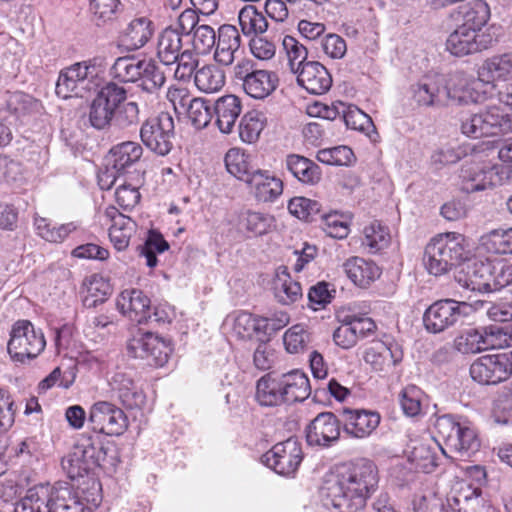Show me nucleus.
<instances>
[{
	"mask_svg": "<svg viewBox=\"0 0 512 512\" xmlns=\"http://www.w3.org/2000/svg\"><path fill=\"white\" fill-rule=\"evenodd\" d=\"M279 375L268 373L256 384L255 399L263 407L287 405Z\"/></svg>",
	"mask_w": 512,
	"mask_h": 512,
	"instance_id": "nucleus-29",
	"label": "nucleus"
},
{
	"mask_svg": "<svg viewBox=\"0 0 512 512\" xmlns=\"http://www.w3.org/2000/svg\"><path fill=\"white\" fill-rule=\"evenodd\" d=\"M241 111L242 103L236 95L228 94L218 98L213 104V112L219 130L225 134L231 133Z\"/></svg>",
	"mask_w": 512,
	"mask_h": 512,
	"instance_id": "nucleus-25",
	"label": "nucleus"
},
{
	"mask_svg": "<svg viewBox=\"0 0 512 512\" xmlns=\"http://www.w3.org/2000/svg\"><path fill=\"white\" fill-rule=\"evenodd\" d=\"M390 235L387 229L380 223H372L365 227L362 245L369 249L370 253H376L388 246Z\"/></svg>",
	"mask_w": 512,
	"mask_h": 512,
	"instance_id": "nucleus-55",
	"label": "nucleus"
},
{
	"mask_svg": "<svg viewBox=\"0 0 512 512\" xmlns=\"http://www.w3.org/2000/svg\"><path fill=\"white\" fill-rule=\"evenodd\" d=\"M461 131L468 137L481 138L495 136L489 124L485 110L470 115L462 120Z\"/></svg>",
	"mask_w": 512,
	"mask_h": 512,
	"instance_id": "nucleus-51",
	"label": "nucleus"
},
{
	"mask_svg": "<svg viewBox=\"0 0 512 512\" xmlns=\"http://www.w3.org/2000/svg\"><path fill=\"white\" fill-rule=\"evenodd\" d=\"M440 447L443 454L448 457H453L448 454V451L461 457L470 456L471 453L478 450L479 440L475 431L471 427L464 423H460L454 432V441H449L447 448L442 446Z\"/></svg>",
	"mask_w": 512,
	"mask_h": 512,
	"instance_id": "nucleus-35",
	"label": "nucleus"
},
{
	"mask_svg": "<svg viewBox=\"0 0 512 512\" xmlns=\"http://www.w3.org/2000/svg\"><path fill=\"white\" fill-rule=\"evenodd\" d=\"M261 316L246 311H238L226 319L233 333L240 339H251L254 335L262 337Z\"/></svg>",
	"mask_w": 512,
	"mask_h": 512,
	"instance_id": "nucleus-38",
	"label": "nucleus"
},
{
	"mask_svg": "<svg viewBox=\"0 0 512 512\" xmlns=\"http://www.w3.org/2000/svg\"><path fill=\"white\" fill-rule=\"evenodd\" d=\"M174 120L169 113L147 119L140 128L143 144L154 153L165 156L173 148Z\"/></svg>",
	"mask_w": 512,
	"mask_h": 512,
	"instance_id": "nucleus-8",
	"label": "nucleus"
},
{
	"mask_svg": "<svg viewBox=\"0 0 512 512\" xmlns=\"http://www.w3.org/2000/svg\"><path fill=\"white\" fill-rule=\"evenodd\" d=\"M139 87L148 94H157L166 82L165 72L153 59H142Z\"/></svg>",
	"mask_w": 512,
	"mask_h": 512,
	"instance_id": "nucleus-40",
	"label": "nucleus"
},
{
	"mask_svg": "<svg viewBox=\"0 0 512 512\" xmlns=\"http://www.w3.org/2000/svg\"><path fill=\"white\" fill-rule=\"evenodd\" d=\"M182 36L178 29L165 28L158 37L157 56L164 65H172L182 53Z\"/></svg>",
	"mask_w": 512,
	"mask_h": 512,
	"instance_id": "nucleus-36",
	"label": "nucleus"
},
{
	"mask_svg": "<svg viewBox=\"0 0 512 512\" xmlns=\"http://www.w3.org/2000/svg\"><path fill=\"white\" fill-rule=\"evenodd\" d=\"M87 294L83 303L88 308H94L105 302L111 293L109 284L101 277L92 276L87 284Z\"/></svg>",
	"mask_w": 512,
	"mask_h": 512,
	"instance_id": "nucleus-56",
	"label": "nucleus"
},
{
	"mask_svg": "<svg viewBox=\"0 0 512 512\" xmlns=\"http://www.w3.org/2000/svg\"><path fill=\"white\" fill-rule=\"evenodd\" d=\"M241 36L238 29L229 24L220 26L215 44L214 59L223 66H230L239 58Z\"/></svg>",
	"mask_w": 512,
	"mask_h": 512,
	"instance_id": "nucleus-24",
	"label": "nucleus"
},
{
	"mask_svg": "<svg viewBox=\"0 0 512 512\" xmlns=\"http://www.w3.org/2000/svg\"><path fill=\"white\" fill-rule=\"evenodd\" d=\"M153 33L152 21L146 17H139L133 19L122 31L120 40L129 51H134L145 46Z\"/></svg>",
	"mask_w": 512,
	"mask_h": 512,
	"instance_id": "nucleus-31",
	"label": "nucleus"
},
{
	"mask_svg": "<svg viewBox=\"0 0 512 512\" xmlns=\"http://www.w3.org/2000/svg\"><path fill=\"white\" fill-rule=\"evenodd\" d=\"M340 417L344 432L353 438H366L378 427L379 413L364 409L343 408Z\"/></svg>",
	"mask_w": 512,
	"mask_h": 512,
	"instance_id": "nucleus-19",
	"label": "nucleus"
},
{
	"mask_svg": "<svg viewBox=\"0 0 512 512\" xmlns=\"http://www.w3.org/2000/svg\"><path fill=\"white\" fill-rule=\"evenodd\" d=\"M376 465L359 459L329 475L321 488L323 505L334 512H359L378 487Z\"/></svg>",
	"mask_w": 512,
	"mask_h": 512,
	"instance_id": "nucleus-1",
	"label": "nucleus"
},
{
	"mask_svg": "<svg viewBox=\"0 0 512 512\" xmlns=\"http://www.w3.org/2000/svg\"><path fill=\"white\" fill-rule=\"evenodd\" d=\"M472 379L480 384L494 385L512 376V351L484 355L470 366Z\"/></svg>",
	"mask_w": 512,
	"mask_h": 512,
	"instance_id": "nucleus-11",
	"label": "nucleus"
},
{
	"mask_svg": "<svg viewBox=\"0 0 512 512\" xmlns=\"http://www.w3.org/2000/svg\"><path fill=\"white\" fill-rule=\"evenodd\" d=\"M74 447L93 470L97 467L110 470L118 463L114 445L104 442L100 435L84 437Z\"/></svg>",
	"mask_w": 512,
	"mask_h": 512,
	"instance_id": "nucleus-14",
	"label": "nucleus"
},
{
	"mask_svg": "<svg viewBox=\"0 0 512 512\" xmlns=\"http://www.w3.org/2000/svg\"><path fill=\"white\" fill-rule=\"evenodd\" d=\"M303 460V452L300 443L295 438L275 444L261 457V461L267 467L283 476L293 475Z\"/></svg>",
	"mask_w": 512,
	"mask_h": 512,
	"instance_id": "nucleus-12",
	"label": "nucleus"
},
{
	"mask_svg": "<svg viewBox=\"0 0 512 512\" xmlns=\"http://www.w3.org/2000/svg\"><path fill=\"white\" fill-rule=\"evenodd\" d=\"M62 468L72 480L84 477L93 469L84 461L83 455L74 447L69 455L62 460Z\"/></svg>",
	"mask_w": 512,
	"mask_h": 512,
	"instance_id": "nucleus-60",
	"label": "nucleus"
},
{
	"mask_svg": "<svg viewBox=\"0 0 512 512\" xmlns=\"http://www.w3.org/2000/svg\"><path fill=\"white\" fill-rule=\"evenodd\" d=\"M469 305L453 299L437 300L424 312L425 329L433 334L444 332L454 326L463 316L467 315Z\"/></svg>",
	"mask_w": 512,
	"mask_h": 512,
	"instance_id": "nucleus-10",
	"label": "nucleus"
},
{
	"mask_svg": "<svg viewBox=\"0 0 512 512\" xmlns=\"http://www.w3.org/2000/svg\"><path fill=\"white\" fill-rule=\"evenodd\" d=\"M296 74L298 84L311 94L322 95L332 86L330 73L318 61L306 62Z\"/></svg>",
	"mask_w": 512,
	"mask_h": 512,
	"instance_id": "nucleus-23",
	"label": "nucleus"
},
{
	"mask_svg": "<svg viewBox=\"0 0 512 512\" xmlns=\"http://www.w3.org/2000/svg\"><path fill=\"white\" fill-rule=\"evenodd\" d=\"M285 167L293 177L303 184L315 185L321 180L320 167L304 156L298 154L287 155Z\"/></svg>",
	"mask_w": 512,
	"mask_h": 512,
	"instance_id": "nucleus-32",
	"label": "nucleus"
},
{
	"mask_svg": "<svg viewBox=\"0 0 512 512\" xmlns=\"http://www.w3.org/2000/svg\"><path fill=\"white\" fill-rule=\"evenodd\" d=\"M119 0H89L91 20L101 27L112 22L117 17Z\"/></svg>",
	"mask_w": 512,
	"mask_h": 512,
	"instance_id": "nucleus-48",
	"label": "nucleus"
},
{
	"mask_svg": "<svg viewBox=\"0 0 512 512\" xmlns=\"http://www.w3.org/2000/svg\"><path fill=\"white\" fill-rule=\"evenodd\" d=\"M342 421L332 412L318 414L306 428V439L309 445L329 447L340 437Z\"/></svg>",
	"mask_w": 512,
	"mask_h": 512,
	"instance_id": "nucleus-18",
	"label": "nucleus"
},
{
	"mask_svg": "<svg viewBox=\"0 0 512 512\" xmlns=\"http://www.w3.org/2000/svg\"><path fill=\"white\" fill-rule=\"evenodd\" d=\"M288 210L298 219L313 222L320 215L321 205L306 197H294L288 203Z\"/></svg>",
	"mask_w": 512,
	"mask_h": 512,
	"instance_id": "nucleus-53",
	"label": "nucleus"
},
{
	"mask_svg": "<svg viewBox=\"0 0 512 512\" xmlns=\"http://www.w3.org/2000/svg\"><path fill=\"white\" fill-rule=\"evenodd\" d=\"M130 357L145 360L148 365L162 367L169 358L171 348L160 337L151 332L135 333L126 345Z\"/></svg>",
	"mask_w": 512,
	"mask_h": 512,
	"instance_id": "nucleus-9",
	"label": "nucleus"
},
{
	"mask_svg": "<svg viewBox=\"0 0 512 512\" xmlns=\"http://www.w3.org/2000/svg\"><path fill=\"white\" fill-rule=\"evenodd\" d=\"M112 391L121 403L128 409L141 408L146 400L143 391L126 373L117 372L110 381Z\"/></svg>",
	"mask_w": 512,
	"mask_h": 512,
	"instance_id": "nucleus-26",
	"label": "nucleus"
},
{
	"mask_svg": "<svg viewBox=\"0 0 512 512\" xmlns=\"http://www.w3.org/2000/svg\"><path fill=\"white\" fill-rule=\"evenodd\" d=\"M283 341L289 353H299L306 348L309 342V333L302 325H294L285 332Z\"/></svg>",
	"mask_w": 512,
	"mask_h": 512,
	"instance_id": "nucleus-64",
	"label": "nucleus"
},
{
	"mask_svg": "<svg viewBox=\"0 0 512 512\" xmlns=\"http://www.w3.org/2000/svg\"><path fill=\"white\" fill-rule=\"evenodd\" d=\"M45 346L44 334L40 329H35L30 321L18 320L13 324L7 350L14 361L23 363L34 359Z\"/></svg>",
	"mask_w": 512,
	"mask_h": 512,
	"instance_id": "nucleus-7",
	"label": "nucleus"
},
{
	"mask_svg": "<svg viewBox=\"0 0 512 512\" xmlns=\"http://www.w3.org/2000/svg\"><path fill=\"white\" fill-rule=\"evenodd\" d=\"M143 155L142 146L134 141H124L114 145L108 153L107 162L110 166V177L113 181L107 185L109 189L113 182L116 180V175H123L130 173L132 168H135L141 161Z\"/></svg>",
	"mask_w": 512,
	"mask_h": 512,
	"instance_id": "nucleus-17",
	"label": "nucleus"
},
{
	"mask_svg": "<svg viewBox=\"0 0 512 512\" xmlns=\"http://www.w3.org/2000/svg\"><path fill=\"white\" fill-rule=\"evenodd\" d=\"M462 190L466 193L484 191L501 183V176L496 167L482 165L464 166L461 169Z\"/></svg>",
	"mask_w": 512,
	"mask_h": 512,
	"instance_id": "nucleus-21",
	"label": "nucleus"
},
{
	"mask_svg": "<svg viewBox=\"0 0 512 512\" xmlns=\"http://www.w3.org/2000/svg\"><path fill=\"white\" fill-rule=\"evenodd\" d=\"M118 310L138 324L148 323L150 299L138 289H126L117 298Z\"/></svg>",
	"mask_w": 512,
	"mask_h": 512,
	"instance_id": "nucleus-22",
	"label": "nucleus"
},
{
	"mask_svg": "<svg viewBox=\"0 0 512 512\" xmlns=\"http://www.w3.org/2000/svg\"><path fill=\"white\" fill-rule=\"evenodd\" d=\"M343 270L353 284L367 288L381 275L380 268L373 262L362 257H350L343 263Z\"/></svg>",
	"mask_w": 512,
	"mask_h": 512,
	"instance_id": "nucleus-27",
	"label": "nucleus"
},
{
	"mask_svg": "<svg viewBox=\"0 0 512 512\" xmlns=\"http://www.w3.org/2000/svg\"><path fill=\"white\" fill-rule=\"evenodd\" d=\"M316 158L321 163L334 166H349L355 161L353 151L344 145L321 149Z\"/></svg>",
	"mask_w": 512,
	"mask_h": 512,
	"instance_id": "nucleus-54",
	"label": "nucleus"
},
{
	"mask_svg": "<svg viewBox=\"0 0 512 512\" xmlns=\"http://www.w3.org/2000/svg\"><path fill=\"white\" fill-rule=\"evenodd\" d=\"M194 83L200 91L205 93H214L224 86L225 75L224 72L216 65H204L196 70Z\"/></svg>",
	"mask_w": 512,
	"mask_h": 512,
	"instance_id": "nucleus-45",
	"label": "nucleus"
},
{
	"mask_svg": "<svg viewBox=\"0 0 512 512\" xmlns=\"http://www.w3.org/2000/svg\"><path fill=\"white\" fill-rule=\"evenodd\" d=\"M142 59L136 56L118 57L109 70V75L119 83H135L139 80Z\"/></svg>",
	"mask_w": 512,
	"mask_h": 512,
	"instance_id": "nucleus-41",
	"label": "nucleus"
},
{
	"mask_svg": "<svg viewBox=\"0 0 512 512\" xmlns=\"http://www.w3.org/2000/svg\"><path fill=\"white\" fill-rule=\"evenodd\" d=\"M362 358L373 371L388 373L403 360V350L395 341H376L364 350Z\"/></svg>",
	"mask_w": 512,
	"mask_h": 512,
	"instance_id": "nucleus-16",
	"label": "nucleus"
},
{
	"mask_svg": "<svg viewBox=\"0 0 512 512\" xmlns=\"http://www.w3.org/2000/svg\"><path fill=\"white\" fill-rule=\"evenodd\" d=\"M288 65L292 73H297L307 62L308 50L295 37L286 35L282 41Z\"/></svg>",
	"mask_w": 512,
	"mask_h": 512,
	"instance_id": "nucleus-52",
	"label": "nucleus"
},
{
	"mask_svg": "<svg viewBox=\"0 0 512 512\" xmlns=\"http://www.w3.org/2000/svg\"><path fill=\"white\" fill-rule=\"evenodd\" d=\"M264 115L256 110L244 114L239 124V136L243 142L254 143L265 127Z\"/></svg>",
	"mask_w": 512,
	"mask_h": 512,
	"instance_id": "nucleus-47",
	"label": "nucleus"
},
{
	"mask_svg": "<svg viewBox=\"0 0 512 512\" xmlns=\"http://www.w3.org/2000/svg\"><path fill=\"white\" fill-rule=\"evenodd\" d=\"M224 161L227 171L246 184L249 182V178L254 175V172L259 170L253 167L251 156L239 148L228 150Z\"/></svg>",
	"mask_w": 512,
	"mask_h": 512,
	"instance_id": "nucleus-39",
	"label": "nucleus"
},
{
	"mask_svg": "<svg viewBox=\"0 0 512 512\" xmlns=\"http://www.w3.org/2000/svg\"><path fill=\"white\" fill-rule=\"evenodd\" d=\"M422 391L415 385H408L399 394V403L403 413L415 417L421 412Z\"/></svg>",
	"mask_w": 512,
	"mask_h": 512,
	"instance_id": "nucleus-59",
	"label": "nucleus"
},
{
	"mask_svg": "<svg viewBox=\"0 0 512 512\" xmlns=\"http://www.w3.org/2000/svg\"><path fill=\"white\" fill-rule=\"evenodd\" d=\"M193 47L197 54H208L216 44V33L209 25H199L193 33Z\"/></svg>",
	"mask_w": 512,
	"mask_h": 512,
	"instance_id": "nucleus-63",
	"label": "nucleus"
},
{
	"mask_svg": "<svg viewBox=\"0 0 512 512\" xmlns=\"http://www.w3.org/2000/svg\"><path fill=\"white\" fill-rule=\"evenodd\" d=\"M89 423L92 430L110 436L122 435L128 427V419L123 410L106 401H99L90 409Z\"/></svg>",
	"mask_w": 512,
	"mask_h": 512,
	"instance_id": "nucleus-13",
	"label": "nucleus"
},
{
	"mask_svg": "<svg viewBox=\"0 0 512 512\" xmlns=\"http://www.w3.org/2000/svg\"><path fill=\"white\" fill-rule=\"evenodd\" d=\"M127 98V90L114 81H109L97 92L89 105L88 121L96 130H107L112 126L115 109Z\"/></svg>",
	"mask_w": 512,
	"mask_h": 512,
	"instance_id": "nucleus-6",
	"label": "nucleus"
},
{
	"mask_svg": "<svg viewBox=\"0 0 512 512\" xmlns=\"http://www.w3.org/2000/svg\"><path fill=\"white\" fill-rule=\"evenodd\" d=\"M490 19L489 5L482 0L472 1L463 14L462 26L473 29L477 34H486L482 28Z\"/></svg>",
	"mask_w": 512,
	"mask_h": 512,
	"instance_id": "nucleus-46",
	"label": "nucleus"
},
{
	"mask_svg": "<svg viewBox=\"0 0 512 512\" xmlns=\"http://www.w3.org/2000/svg\"><path fill=\"white\" fill-rule=\"evenodd\" d=\"M212 109L213 106L209 105V102L201 98H195L192 103L190 102V106L184 114L188 116L196 128L201 129L211 121Z\"/></svg>",
	"mask_w": 512,
	"mask_h": 512,
	"instance_id": "nucleus-61",
	"label": "nucleus"
},
{
	"mask_svg": "<svg viewBox=\"0 0 512 512\" xmlns=\"http://www.w3.org/2000/svg\"><path fill=\"white\" fill-rule=\"evenodd\" d=\"M139 107L134 101H125L115 109V116L112 125L119 129H128L139 123Z\"/></svg>",
	"mask_w": 512,
	"mask_h": 512,
	"instance_id": "nucleus-58",
	"label": "nucleus"
},
{
	"mask_svg": "<svg viewBox=\"0 0 512 512\" xmlns=\"http://www.w3.org/2000/svg\"><path fill=\"white\" fill-rule=\"evenodd\" d=\"M489 260H474L467 263L458 273L456 280L464 288L471 291L483 292L485 287V277L489 273Z\"/></svg>",
	"mask_w": 512,
	"mask_h": 512,
	"instance_id": "nucleus-37",
	"label": "nucleus"
},
{
	"mask_svg": "<svg viewBox=\"0 0 512 512\" xmlns=\"http://www.w3.org/2000/svg\"><path fill=\"white\" fill-rule=\"evenodd\" d=\"M454 347L462 354H475L486 350L483 331L475 328L462 331L454 339Z\"/></svg>",
	"mask_w": 512,
	"mask_h": 512,
	"instance_id": "nucleus-49",
	"label": "nucleus"
},
{
	"mask_svg": "<svg viewBox=\"0 0 512 512\" xmlns=\"http://www.w3.org/2000/svg\"><path fill=\"white\" fill-rule=\"evenodd\" d=\"M287 405L302 402L311 392L307 375L300 370H292L279 375Z\"/></svg>",
	"mask_w": 512,
	"mask_h": 512,
	"instance_id": "nucleus-30",
	"label": "nucleus"
},
{
	"mask_svg": "<svg viewBox=\"0 0 512 512\" xmlns=\"http://www.w3.org/2000/svg\"><path fill=\"white\" fill-rule=\"evenodd\" d=\"M478 74L482 81L500 83L499 91L512 92V52L486 59Z\"/></svg>",
	"mask_w": 512,
	"mask_h": 512,
	"instance_id": "nucleus-20",
	"label": "nucleus"
},
{
	"mask_svg": "<svg viewBox=\"0 0 512 512\" xmlns=\"http://www.w3.org/2000/svg\"><path fill=\"white\" fill-rule=\"evenodd\" d=\"M447 512H487L483 499L476 489L466 486L447 497Z\"/></svg>",
	"mask_w": 512,
	"mask_h": 512,
	"instance_id": "nucleus-33",
	"label": "nucleus"
},
{
	"mask_svg": "<svg viewBox=\"0 0 512 512\" xmlns=\"http://www.w3.org/2000/svg\"><path fill=\"white\" fill-rule=\"evenodd\" d=\"M232 76L241 82L244 92L254 99H264L277 88L279 78L273 71L259 69L252 59L240 58L232 69Z\"/></svg>",
	"mask_w": 512,
	"mask_h": 512,
	"instance_id": "nucleus-5",
	"label": "nucleus"
},
{
	"mask_svg": "<svg viewBox=\"0 0 512 512\" xmlns=\"http://www.w3.org/2000/svg\"><path fill=\"white\" fill-rule=\"evenodd\" d=\"M274 222L275 219L272 215L255 211H248L242 220L244 227L254 235L266 234Z\"/></svg>",
	"mask_w": 512,
	"mask_h": 512,
	"instance_id": "nucleus-62",
	"label": "nucleus"
},
{
	"mask_svg": "<svg viewBox=\"0 0 512 512\" xmlns=\"http://www.w3.org/2000/svg\"><path fill=\"white\" fill-rule=\"evenodd\" d=\"M493 42L490 34H477L473 29L459 25L446 40V49L462 57L488 49Z\"/></svg>",
	"mask_w": 512,
	"mask_h": 512,
	"instance_id": "nucleus-15",
	"label": "nucleus"
},
{
	"mask_svg": "<svg viewBox=\"0 0 512 512\" xmlns=\"http://www.w3.org/2000/svg\"><path fill=\"white\" fill-rule=\"evenodd\" d=\"M48 491L44 484L30 488L15 505L14 512H51L48 507L50 496Z\"/></svg>",
	"mask_w": 512,
	"mask_h": 512,
	"instance_id": "nucleus-43",
	"label": "nucleus"
},
{
	"mask_svg": "<svg viewBox=\"0 0 512 512\" xmlns=\"http://www.w3.org/2000/svg\"><path fill=\"white\" fill-rule=\"evenodd\" d=\"M409 458L415 467L424 473H431L438 465L434 452L425 443H418L413 446Z\"/></svg>",
	"mask_w": 512,
	"mask_h": 512,
	"instance_id": "nucleus-57",
	"label": "nucleus"
},
{
	"mask_svg": "<svg viewBox=\"0 0 512 512\" xmlns=\"http://www.w3.org/2000/svg\"><path fill=\"white\" fill-rule=\"evenodd\" d=\"M469 251L465 247L462 234L449 232L433 238L424 252V265L435 276L447 273L453 266L468 259Z\"/></svg>",
	"mask_w": 512,
	"mask_h": 512,
	"instance_id": "nucleus-3",
	"label": "nucleus"
},
{
	"mask_svg": "<svg viewBox=\"0 0 512 512\" xmlns=\"http://www.w3.org/2000/svg\"><path fill=\"white\" fill-rule=\"evenodd\" d=\"M480 245L489 253L512 255V227L485 233L480 237Z\"/></svg>",
	"mask_w": 512,
	"mask_h": 512,
	"instance_id": "nucleus-42",
	"label": "nucleus"
},
{
	"mask_svg": "<svg viewBox=\"0 0 512 512\" xmlns=\"http://www.w3.org/2000/svg\"><path fill=\"white\" fill-rule=\"evenodd\" d=\"M260 202H274L283 192V182L268 170L254 172L247 183Z\"/></svg>",
	"mask_w": 512,
	"mask_h": 512,
	"instance_id": "nucleus-28",
	"label": "nucleus"
},
{
	"mask_svg": "<svg viewBox=\"0 0 512 512\" xmlns=\"http://www.w3.org/2000/svg\"><path fill=\"white\" fill-rule=\"evenodd\" d=\"M476 85L463 73L451 75L448 81L442 75L426 76L412 87L413 98L422 106L474 103L478 101Z\"/></svg>",
	"mask_w": 512,
	"mask_h": 512,
	"instance_id": "nucleus-2",
	"label": "nucleus"
},
{
	"mask_svg": "<svg viewBox=\"0 0 512 512\" xmlns=\"http://www.w3.org/2000/svg\"><path fill=\"white\" fill-rule=\"evenodd\" d=\"M273 290L275 298L284 305L292 304L303 296L300 283L291 278L285 266H280L277 269Z\"/></svg>",
	"mask_w": 512,
	"mask_h": 512,
	"instance_id": "nucleus-34",
	"label": "nucleus"
},
{
	"mask_svg": "<svg viewBox=\"0 0 512 512\" xmlns=\"http://www.w3.org/2000/svg\"><path fill=\"white\" fill-rule=\"evenodd\" d=\"M239 25L245 36H257L268 29V21L254 5L244 6L238 14Z\"/></svg>",
	"mask_w": 512,
	"mask_h": 512,
	"instance_id": "nucleus-44",
	"label": "nucleus"
},
{
	"mask_svg": "<svg viewBox=\"0 0 512 512\" xmlns=\"http://www.w3.org/2000/svg\"><path fill=\"white\" fill-rule=\"evenodd\" d=\"M35 227L39 236L49 242H62L70 233L77 229V224L74 222L62 224L60 226H53L45 218H36Z\"/></svg>",
	"mask_w": 512,
	"mask_h": 512,
	"instance_id": "nucleus-50",
	"label": "nucleus"
},
{
	"mask_svg": "<svg viewBox=\"0 0 512 512\" xmlns=\"http://www.w3.org/2000/svg\"><path fill=\"white\" fill-rule=\"evenodd\" d=\"M102 74L96 58L74 63L60 71L55 93L62 99L84 97L100 86Z\"/></svg>",
	"mask_w": 512,
	"mask_h": 512,
	"instance_id": "nucleus-4",
	"label": "nucleus"
}]
</instances>
